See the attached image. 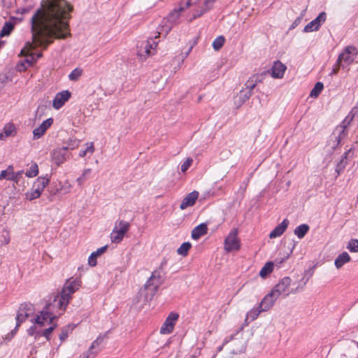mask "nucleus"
Here are the masks:
<instances>
[{
  "instance_id": "nucleus-5",
  "label": "nucleus",
  "mask_w": 358,
  "mask_h": 358,
  "mask_svg": "<svg viewBox=\"0 0 358 358\" xmlns=\"http://www.w3.org/2000/svg\"><path fill=\"white\" fill-rule=\"evenodd\" d=\"M155 38L138 42L137 45V57L141 62L145 61L150 56L155 55L157 50V41Z\"/></svg>"
},
{
  "instance_id": "nucleus-38",
  "label": "nucleus",
  "mask_w": 358,
  "mask_h": 358,
  "mask_svg": "<svg viewBox=\"0 0 358 358\" xmlns=\"http://www.w3.org/2000/svg\"><path fill=\"white\" fill-rule=\"evenodd\" d=\"M14 29V25L10 22H6L1 31L0 36L3 37L9 35Z\"/></svg>"
},
{
  "instance_id": "nucleus-18",
  "label": "nucleus",
  "mask_w": 358,
  "mask_h": 358,
  "mask_svg": "<svg viewBox=\"0 0 358 358\" xmlns=\"http://www.w3.org/2000/svg\"><path fill=\"white\" fill-rule=\"evenodd\" d=\"M286 69V66L280 61L275 62L271 69V76L274 78H282Z\"/></svg>"
},
{
  "instance_id": "nucleus-33",
  "label": "nucleus",
  "mask_w": 358,
  "mask_h": 358,
  "mask_svg": "<svg viewBox=\"0 0 358 358\" xmlns=\"http://www.w3.org/2000/svg\"><path fill=\"white\" fill-rule=\"evenodd\" d=\"M115 227H117V230L125 235L129 229L130 224L124 220H118L115 222Z\"/></svg>"
},
{
  "instance_id": "nucleus-9",
  "label": "nucleus",
  "mask_w": 358,
  "mask_h": 358,
  "mask_svg": "<svg viewBox=\"0 0 358 358\" xmlns=\"http://www.w3.org/2000/svg\"><path fill=\"white\" fill-rule=\"evenodd\" d=\"M23 173L24 171L22 170L15 172L13 166L9 165L6 169L1 171L0 180L6 179L17 184L20 182Z\"/></svg>"
},
{
  "instance_id": "nucleus-52",
  "label": "nucleus",
  "mask_w": 358,
  "mask_h": 358,
  "mask_svg": "<svg viewBox=\"0 0 358 358\" xmlns=\"http://www.w3.org/2000/svg\"><path fill=\"white\" fill-rule=\"evenodd\" d=\"M199 0H182L181 4H183L185 8H188L191 5L196 4Z\"/></svg>"
},
{
  "instance_id": "nucleus-50",
  "label": "nucleus",
  "mask_w": 358,
  "mask_h": 358,
  "mask_svg": "<svg viewBox=\"0 0 358 358\" xmlns=\"http://www.w3.org/2000/svg\"><path fill=\"white\" fill-rule=\"evenodd\" d=\"M213 4H211V1L210 0H205L203 6L201 8L206 13L213 8Z\"/></svg>"
},
{
  "instance_id": "nucleus-37",
  "label": "nucleus",
  "mask_w": 358,
  "mask_h": 358,
  "mask_svg": "<svg viewBox=\"0 0 358 358\" xmlns=\"http://www.w3.org/2000/svg\"><path fill=\"white\" fill-rule=\"evenodd\" d=\"M324 89V85L321 82H317L315 85L310 93V96L316 98L317 97Z\"/></svg>"
},
{
  "instance_id": "nucleus-29",
  "label": "nucleus",
  "mask_w": 358,
  "mask_h": 358,
  "mask_svg": "<svg viewBox=\"0 0 358 358\" xmlns=\"http://www.w3.org/2000/svg\"><path fill=\"white\" fill-rule=\"evenodd\" d=\"M309 226L306 224H302L296 227L294 234L300 239L303 238L309 231Z\"/></svg>"
},
{
  "instance_id": "nucleus-27",
  "label": "nucleus",
  "mask_w": 358,
  "mask_h": 358,
  "mask_svg": "<svg viewBox=\"0 0 358 358\" xmlns=\"http://www.w3.org/2000/svg\"><path fill=\"white\" fill-rule=\"evenodd\" d=\"M350 261V257L347 252L340 254L335 259L334 264L337 268H341L345 263Z\"/></svg>"
},
{
  "instance_id": "nucleus-41",
  "label": "nucleus",
  "mask_w": 358,
  "mask_h": 358,
  "mask_svg": "<svg viewBox=\"0 0 358 358\" xmlns=\"http://www.w3.org/2000/svg\"><path fill=\"white\" fill-rule=\"evenodd\" d=\"M38 167L37 164L34 163L30 166L29 169L27 171L25 175L28 178H33L38 175Z\"/></svg>"
},
{
  "instance_id": "nucleus-56",
  "label": "nucleus",
  "mask_w": 358,
  "mask_h": 358,
  "mask_svg": "<svg viewBox=\"0 0 358 358\" xmlns=\"http://www.w3.org/2000/svg\"><path fill=\"white\" fill-rule=\"evenodd\" d=\"M68 337V331L66 329H62L60 334H59V338L62 341H64Z\"/></svg>"
},
{
  "instance_id": "nucleus-36",
  "label": "nucleus",
  "mask_w": 358,
  "mask_h": 358,
  "mask_svg": "<svg viewBox=\"0 0 358 358\" xmlns=\"http://www.w3.org/2000/svg\"><path fill=\"white\" fill-rule=\"evenodd\" d=\"M10 241V232L6 229H3L0 234V247L8 245Z\"/></svg>"
},
{
  "instance_id": "nucleus-64",
  "label": "nucleus",
  "mask_w": 358,
  "mask_h": 358,
  "mask_svg": "<svg viewBox=\"0 0 358 358\" xmlns=\"http://www.w3.org/2000/svg\"><path fill=\"white\" fill-rule=\"evenodd\" d=\"M166 262H166V259H164L161 262V264H160V266H159V268H160V269H162V268H163V267H164V266L166 264Z\"/></svg>"
},
{
  "instance_id": "nucleus-8",
  "label": "nucleus",
  "mask_w": 358,
  "mask_h": 358,
  "mask_svg": "<svg viewBox=\"0 0 358 358\" xmlns=\"http://www.w3.org/2000/svg\"><path fill=\"white\" fill-rule=\"evenodd\" d=\"M238 231L233 229L224 239V250L227 252L237 251L241 248V242L238 238Z\"/></svg>"
},
{
  "instance_id": "nucleus-46",
  "label": "nucleus",
  "mask_w": 358,
  "mask_h": 358,
  "mask_svg": "<svg viewBox=\"0 0 358 358\" xmlns=\"http://www.w3.org/2000/svg\"><path fill=\"white\" fill-rule=\"evenodd\" d=\"M56 325L52 324L48 328L45 329L42 331V336H44L47 340H50V335L52 331L55 329Z\"/></svg>"
},
{
  "instance_id": "nucleus-15",
  "label": "nucleus",
  "mask_w": 358,
  "mask_h": 358,
  "mask_svg": "<svg viewBox=\"0 0 358 358\" xmlns=\"http://www.w3.org/2000/svg\"><path fill=\"white\" fill-rule=\"evenodd\" d=\"M52 118H48L43 121L37 128L33 131V138L34 140L40 138L44 135L47 129L52 124Z\"/></svg>"
},
{
  "instance_id": "nucleus-31",
  "label": "nucleus",
  "mask_w": 358,
  "mask_h": 358,
  "mask_svg": "<svg viewBox=\"0 0 358 358\" xmlns=\"http://www.w3.org/2000/svg\"><path fill=\"white\" fill-rule=\"evenodd\" d=\"M124 235L117 230V227H114L111 234L110 239L113 243H120Z\"/></svg>"
},
{
  "instance_id": "nucleus-35",
  "label": "nucleus",
  "mask_w": 358,
  "mask_h": 358,
  "mask_svg": "<svg viewBox=\"0 0 358 358\" xmlns=\"http://www.w3.org/2000/svg\"><path fill=\"white\" fill-rule=\"evenodd\" d=\"M192 247V244L189 242H184L182 245L178 248L177 252L178 255H182V257H185L187 255L189 249Z\"/></svg>"
},
{
  "instance_id": "nucleus-49",
  "label": "nucleus",
  "mask_w": 358,
  "mask_h": 358,
  "mask_svg": "<svg viewBox=\"0 0 358 358\" xmlns=\"http://www.w3.org/2000/svg\"><path fill=\"white\" fill-rule=\"evenodd\" d=\"M157 289V286H154L153 287H151L150 285L146 284L145 285V288L143 290H141L140 292V294L141 295H143V294H148L149 292H152L153 290L156 289Z\"/></svg>"
},
{
  "instance_id": "nucleus-12",
  "label": "nucleus",
  "mask_w": 358,
  "mask_h": 358,
  "mask_svg": "<svg viewBox=\"0 0 358 358\" xmlns=\"http://www.w3.org/2000/svg\"><path fill=\"white\" fill-rule=\"evenodd\" d=\"M326 18V13H320L316 18H315L313 20H312L305 26L303 29V32L308 33L314 31H318L321 25L325 22Z\"/></svg>"
},
{
  "instance_id": "nucleus-11",
  "label": "nucleus",
  "mask_w": 358,
  "mask_h": 358,
  "mask_svg": "<svg viewBox=\"0 0 358 358\" xmlns=\"http://www.w3.org/2000/svg\"><path fill=\"white\" fill-rule=\"evenodd\" d=\"M69 147H62L55 148L51 154L52 162L59 166L63 164L69 157Z\"/></svg>"
},
{
  "instance_id": "nucleus-14",
  "label": "nucleus",
  "mask_w": 358,
  "mask_h": 358,
  "mask_svg": "<svg viewBox=\"0 0 358 358\" xmlns=\"http://www.w3.org/2000/svg\"><path fill=\"white\" fill-rule=\"evenodd\" d=\"M278 298V296L273 292L271 291L262 299L259 304V308L264 311L268 310L273 306Z\"/></svg>"
},
{
  "instance_id": "nucleus-24",
  "label": "nucleus",
  "mask_w": 358,
  "mask_h": 358,
  "mask_svg": "<svg viewBox=\"0 0 358 358\" xmlns=\"http://www.w3.org/2000/svg\"><path fill=\"white\" fill-rule=\"evenodd\" d=\"M16 128L13 123H8L3 127V131L0 133V140L3 141L6 137L16 135Z\"/></svg>"
},
{
  "instance_id": "nucleus-3",
  "label": "nucleus",
  "mask_w": 358,
  "mask_h": 358,
  "mask_svg": "<svg viewBox=\"0 0 358 358\" xmlns=\"http://www.w3.org/2000/svg\"><path fill=\"white\" fill-rule=\"evenodd\" d=\"M51 307V304H48L32 320L34 325L27 330V333L29 336H34L35 339H38L42 336L43 331L40 327L50 324L52 323V320L57 317L54 311H52Z\"/></svg>"
},
{
  "instance_id": "nucleus-44",
  "label": "nucleus",
  "mask_w": 358,
  "mask_h": 358,
  "mask_svg": "<svg viewBox=\"0 0 358 358\" xmlns=\"http://www.w3.org/2000/svg\"><path fill=\"white\" fill-rule=\"evenodd\" d=\"M347 248L351 252H358V239H351L348 242V245Z\"/></svg>"
},
{
  "instance_id": "nucleus-47",
  "label": "nucleus",
  "mask_w": 358,
  "mask_h": 358,
  "mask_svg": "<svg viewBox=\"0 0 358 358\" xmlns=\"http://www.w3.org/2000/svg\"><path fill=\"white\" fill-rule=\"evenodd\" d=\"M94 152V147L93 143H90L89 144V145L87 146V148L85 150L80 152L79 156L80 157H84L87 155V152L93 153Z\"/></svg>"
},
{
  "instance_id": "nucleus-34",
  "label": "nucleus",
  "mask_w": 358,
  "mask_h": 358,
  "mask_svg": "<svg viewBox=\"0 0 358 358\" xmlns=\"http://www.w3.org/2000/svg\"><path fill=\"white\" fill-rule=\"evenodd\" d=\"M252 92L250 90H241L238 94V104L239 106L244 103L248 101L252 96Z\"/></svg>"
},
{
  "instance_id": "nucleus-51",
  "label": "nucleus",
  "mask_w": 358,
  "mask_h": 358,
  "mask_svg": "<svg viewBox=\"0 0 358 358\" xmlns=\"http://www.w3.org/2000/svg\"><path fill=\"white\" fill-rule=\"evenodd\" d=\"M204 13H205V12L203 10V9H201V8L198 9L194 11V13H193L192 17L189 20L192 21L193 20H195L197 17H201Z\"/></svg>"
},
{
  "instance_id": "nucleus-20",
  "label": "nucleus",
  "mask_w": 358,
  "mask_h": 358,
  "mask_svg": "<svg viewBox=\"0 0 358 358\" xmlns=\"http://www.w3.org/2000/svg\"><path fill=\"white\" fill-rule=\"evenodd\" d=\"M199 193L196 191H193L191 193L188 194L182 200L180 205V208L181 210H184L188 206H193L196 199L198 198Z\"/></svg>"
},
{
  "instance_id": "nucleus-13",
  "label": "nucleus",
  "mask_w": 358,
  "mask_h": 358,
  "mask_svg": "<svg viewBox=\"0 0 358 358\" xmlns=\"http://www.w3.org/2000/svg\"><path fill=\"white\" fill-rule=\"evenodd\" d=\"M31 305L29 304H21V306L19 308V310H17V316H16V327L15 328V330L16 331L21 324L26 321V320L29 317L30 315V311L31 310Z\"/></svg>"
},
{
  "instance_id": "nucleus-28",
  "label": "nucleus",
  "mask_w": 358,
  "mask_h": 358,
  "mask_svg": "<svg viewBox=\"0 0 358 358\" xmlns=\"http://www.w3.org/2000/svg\"><path fill=\"white\" fill-rule=\"evenodd\" d=\"M185 9V7L183 4H180L178 8H176L173 10L167 16V20L171 23H175L176 20L179 18L180 15V13L182 12Z\"/></svg>"
},
{
  "instance_id": "nucleus-58",
  "label": "nucleus",
  "mask_w": 358,
  "mask_h": 358,
  "mask_svg": "<svg viewBox=\"0 0 358 358\" xmlns=\"http://www.w3.org/2000/svg\"><path fill=\"white\" fill-rule=\"evenodd\" d=\"M28 66H31L34 62V59L33 56L31 55L29 57L25 59L24 62Z\"/></svg>"
},
{
  "instance_id": "nucleus-32",
  "label": "nucleus",
  "mask_w": 358,
  "mask_h": 358,
  "mask_svg": "<svg viewBox=\"0 0 358 358\" xmlns=\"http://www.w3.org/2000/svg\"><path fill=\"white\" fill-rule=\"evenodd\" d=\"M263 311L264 310L259 308V306H258L256 308H253L251 310H250L247 313L246 317H245V322H247L248 320H250V322L255 320V319L257 318V317L259 316L260 313L263 312Z\"/></svg>"
},
{
  "instance_id": "nucleus-1",
  "label": "nucleus",
  "mask_w": 358,
  "mask_h": 358,
  "mask_svg": "<svg viewBox=\"0 0 358 358\" xmlns=\"http://www.w3.org/2000/svg\"><path fill=\"white\" fill-rule=\"evenodd\" d=\"M73 6L66 0H47L31 19L33 43L27 42L20 55L28 56L34 44L47 48L53 38L64 39L71 35L68 20Z\"/></svg>"
},
{
  "instance_id": "nucleus-30",
  "label": "nucleus",
  "mask_w": 358,
  "mask_h": 358,
  "mask_svg": "<svg viewBox=\"0 0 358 358\" xmlns=\"http://www.w3.org/2000/svg\"><path fill=\"white\" fill-rule=\"evenodd\" d=\"M273 266H274V262H266L264 264V266L262 268V269L259 272V275L262 278H265L266 277L268 276V274H270L273 271Z\"/></svg>"
},
{
  "instance_id": "nucleus-2",
  "label": "nucleus",
  "mask_w": 358,
  "mask_h": 358,
  "mask_svg": "<svg viewBox=\"0 0 358 358\" xmlns=\"http://www.w3.org/2000/svg\"><path fill=\"white\" fill-rule=\"evenodd\" d=\"M82 281L80 278L68 279L64 284L59 294L54 299V303H50L52 305V311H53L55 306H56L62 313L64 312L69 303L72 295L80 289Z\"/></svg>"
},
{
  "instance_id": "nucleus-16",
  "label": "nucleus",
  "mask_w": 358,
  "mask_h": 358,
  "mask_svg": "<svg viewBox=\"0 0 358 358\" xmlns=\"http://www.w3.org/2000/svg\"><path fill=\"white\" fill-rule=\"evenodd\" d=\"M71 97V93L68 90H64L56 94L53 100V107L55 109H59L64 106Z\"/></svg>"
},
{
  "instance_id": "nucleus-62",
  "label": "nucleus",
  "mask_w": 358,
  "mask_h": 358,
  "mask_svg": "<svg viewBox=\"0 0 358 358\" xmlns=\"http://www.w3.org/2000/svg\"><path fill=\"white\" fill-rule=\"evenodd\" d=\"M301 18L300 17H298L292 23V24L290 27V29L295 28L300 22H301Z\"/></svg>"
},
{
  "instance_id": "nucleus-48",
  "label": "nucleus",
  "mask_w": 358,
  "mask_h": 358,
  "mask_svg": "<svg viewBox=\"0 0 358 358\" xmlns=\"http://www.w3.org/2000/svg\"><path fill=\"white\" fill-rule=\"evenodd\" d=\"M192 163V159L187 158L183 164L181 165L180 169L182 172H185L189 167L190 166L191 164Z\"/></svg>"
},
{
  "instance_id": "nucleus-21",
  "label": "nucleus",
  "mask_w": 358,
  "mask_h": 358,
  "mask_svg": "<svg viewBox=\"0 0 358 358\" xmlns=\"http://www.w3.org/2000/svg\"><path fill=\"white\" fill-rule=\"evenodd\" d=\"M354 56L353 55H350L348 52H342L338 55L337 64L341 65V68L345 69L354 61Z\"/></svg>"
},
{
  "instance_id": "nucleus-43",
  "label": "nucleus",
  "mask_w": 358,
  "mask_h": 358,
  "mask_svg": "<svg viewBox=\"0 0 358 358\" xmlns=\"http://www.w3.org/2000/svg\"><path fill=\"white\" fill-rule=\"evenodd\" d=\"M82 73V69L76 68L71 72V73L69 76V78L71 80L76 81L81 76Z\"/></svg>"
},
{
  "instance_id": "nucleus-55",
  "label": "nucleus",
  "mask_w": 358,
  "mask_h": 358,
  "mask_svg": "<svg viewBox=\"0 0 358 358\" xmlns=\"http://www.w3.org/2000/svg\"><path fill=\"white\" fill-rule=\"evenodd\" d=\"M343 52H348L350 55H356V48L352 46H348L345 48Z\"/></svg>"
},
{
  "instance_id": "nucleus-26",
  "label": "nucleus",
  "mask_w": 358,
  "mask_h": 358,
  "mask_svg": "<svg viewBox=\"0 0 358 358\" xmlns=\"http://www.w3.org/2000/svg\"><path fill=\"white\" fill-rule=\"evenodd\" d=\"M295 247L294 243H291L287 247V251H286L282 257H278L275 259V263L278 266H280V264L285 262L291 255L293 252V250Z\"/></svg>"
},
{
  "instance_id": "nucleus-42",
  "label": "nucleus",
  "mask_w": 358,
  "mask_h": 358,
  "mask_svg": "<svg viewBox=\"0 0 358 358\" xmlns=\"http://www.w3.org/2000/svg\"><path fill=\"white\" fill-rule=\"evenodd\" d=\"M257 76H253L245 83V90H252L255 87L257 83Z\"/></svg>"
},
{
  "instance_id": "nucleus-63",
  "label": "nucleus",
  "mask_w": 358,
  "mask_h": 358,
  "mask_svg": "<svg viewBox=\"0 0 358 358\" xmlns=\"http://www.w3.org/2000/svg\"><path fill=\"white\" fill-rule=\"evenodd\" d=\"M90 355H92L90 351H87L86 352L80 355L78 358H90Z\"/></svg>"
},
{
  "instance_id": "nucleus-4",
  "label": "nucleus",
  "mask_w": 358,
  "mask_h": 358,
  "mask_svg": "<svg viewBox=\"0 0 358 358\" xmlns=\"http://www.w3.org/2000/svg\"><path fill=\"white\" fill-rule=\"evenodd\" d=\"M348 123H346L345 120H344L334 129L332 134L330 135L326 145L328 148L327 152L329 155L334 153L341 144L342 140L348 136Z\"/></svg>"
},
{
  "instance_id": "nucleus-7",
  "label": "nucleus",
  "mask_w": 358,
  "mask_h": 358,
  "mask_svg": "<svg viewBox=\"0 0 358 358\" xmlns=\"http://www.w3.org/2000/svg\"><path fill=\"white\" fill-rule=\"evenodd\" d=\"M49 182L50 178L48 177H38L34 182L33 188L25 194L26 199L32 201L39 198Z\"/></svg>"
},
{
  "instance_id": "nucleus-53",
  "label": "nucleus",
  "mask_w": 358,
  "mask_h": 358,
  "mask_svg": "<svg viewBox=\"0 0 358 358\" xmlns=\"http://www.w3.org/2000/svg\"><path fill=\"white\" fill-rule=\"evenodd\" d=\"M101 341H102V340H101V339H99V338H97L96 340H95V341L92 343V345H91V346L90 347V348H89L88 351H90V352L91 354H92V350L94 348H96V347H97L98 345H99V344L101 343Z\"/></svg>"
},
{
  "instance_id": "nucleus-45",
  "label": "nucleus",
  "mask_w": 358,
  "mask_h": 358,
  "mask_svg": "<svg viewBox=\"0 0 358 358\" xmlns=\"http://www.w3.org/2000/svg\"><path fill=\"white\" fill-rule=\"evenodd\" d=\"M90 172H91V169H85L83 171V173H82L81 176H80V177L77 179V182H78V184L80 186H82V185H83V184L84 183V182H85V178H86L88 174H90Z\"/></svg>"
},
{
  "instance_id": "nucleus-22",
  "label": "nucleus",
  "mask_w": 358,
  "mask_h": 358,
  "mask_svg": "<svg viewBox=\"0 0 358 358\" xmlns=\"http://www.w3.org/2000/svg\"><path fill=\"white\" fill-rule=\"evenodd\" d=\"M289 224L287 219H285L280 224L274 228V229L270 233L269 238H275L280 236L286 230Z\"/></svg>"
},
{
  "instance_id": "nucleus-17",
  "label": "nucleus",
  "mask_w": 358,
  "mask_h": 358,
  "mask_svg": "<svg viewBox=\"0 0 358 358\" xmlns=\"http://www.w3.org/2000/svg\"><path fill=\"white\" fill-rule=\"evenodd\" d=\"M291 282L292 280L289 277H285L271 289V291L279 297L290 285Z\"/></svg>"
},
{
  "instance_id": "nucleus-40",
  "label": "nucleus",
  "mask_w": 358,
  "mask_h": 358,
  "mask_svg": "<svg viewBox=\"0 0 358 358\" xmlns=\"http://www.w3.org/2000/svg\"><path fill=\"white\" fill-rule=\"evenodd\" d=\"M347 164L348 161L341 158L340 159L339 162L336 164L335 169V171L337 173V176H339L341 173L343 172Z\"/></svg>"
},
{
  "instance_id": "nucleus-6",
  "label": "nucleus",
  "mask_w": 358,
  "mask_h": 358,
  "mask_svg": "<svg viewBox=\"0 0 358 358\" xmlns=\"http://www.w3.org/2000/svg\"><path fill=\"white\" fill-rule=\"evenodd\" d=\"M241 330L242 328H240V329L237 330L235 334L227 336L224 341L223 344L217 348V351L220 352L224 345L232 342L230 350L233 354H238L243 352L245 350L244 342L242 341V339L239 340L238 338V336L240 335V331Z\"/></svg>"
},
{
  "instance_id": "nucleus-60",
  "label": "nucleus",
  "mask_w": 358,
  "mask_h": 358,
  "mask_svg": "<svg viewBox=\"0 0 358 358\" xmlns=\"http://www.w3.org/2000/svg\"><path fill=\"white\" fill-rule=\"evenodd\" d=\"M352 149L350 148L348 150H346L341 157V159H343L346 161H348V158L349 157V155L352 152Z\"/></svg>"
},
{
  "instance_id": "nucleus-39",
  "label": "nucleus",
  "mask_w": 358,
  "mask_h": 358,
  "mask_svg": "<svg viewBox=\"0 0 358 358\" xmlns=\"http://www.w3.org/2000/svg\"><path fill=\"white\" fill-rule=\"evenodd\" d=\"M225 42V38L223 36H220L217 37L213 42V48L215 50L217 51L221 49V48L224 45Z\"/></svg>"
},
{
  "instance_id": "nucleus-19",
  "label": "nucleus",
  "mask_w": 358,
  "mask_h": 358,
  "mask_svg": "<svg viewBox=\"0 0 358 358\" xmlns=\"http://www.w3.org/2000/svg\"><path fill=\"white\" fill-rule=\"evenodd\" d=\"M314 273V267L310 268L304 271V275L302 279L299 282V285L295 289H292L290 293L295 294L299 289H302L306 285L309 279L312 277Z\"/></svg>"
},
{
  "instance_id": "nucleus-59",
  "label": "nucleus",
  "mask_w": 358,
  "mask_h": 358,
  "mask_svg": "<svg viewBox=\"0 0 358 358\" xmlns=\"http://www.w3.org/2000/svg\"><path fill=\"white\" fill-rule=\"evenodd\" d=\"M28 66L24 62H21L17 66V70L19 71H23L27 69Z\"/></svg>"
},
{
  "instance_id": "nucleus-57",
  "label": "nucleus",
  "mask_w": 358,
  "mask_h": 358,
  "mask_svg": "<svg viewBox=\"0 0 358 358\" xmlns=\"http://www.w3.org/2000/svg\"><path fill=\"white\" fill-rule=\"evenodd\" d=\"M71 185L69 182H66L61 187V190H64L65 193H67L69 192V189L71 188Z\"/></svg>"
},
{
  "instance_id": "nucleus-61",
  "label": "nucleus",
  "mask_w": 358,
  "mask_h": 358,
  "mask_svg": "<svg viewBox=\"0 0 358 358\" xmlns=\"http://www.w3.org/2000/svg\"><path fill=\"white\" fill-rule=\"evenodd\" d=\"M352 149L350 148L348 150H346L341 157V159H343L346 161H348V158L349 157V155L352 152Z\"/></svg>"
},
{
  "instance_id": "nucleus-23",
  "label": "nucleus",
  "mask_w": 358,
  "mask_h": 358,
  "mask_svg": "<svg viewBox=\"0 0 358 358\" xmlns=\"http://www.w3.org/2000/svg\"><path fill=\"white\" fill-rule=\"evenodd\" d=\"M208 232L207 225L204 223H201L194 227L192 231V238L194 240H198L202 236L206 234Z\"/></svg>"
},
{
  "instance_id": "nucleus-10",
  "label": "nucleus",
  "mask_w": 358,
  "mask_h": 358,
  "mask_svg": "<svg viewBox=\"0 0 358 358\" xmlns=\"http://www.w3.org/2000/svg\"><path fill=\"white\" fill-rule=\"evenodd\" d=\"M178 318L179 315L178 313L173 312L169 313L160 329V334H169L172 333Z\"/></svg>"
},
{
  "instance_id": "nucleus-54",
  "label": "nucleus",
  "mask_w": 358,
  "mask_h": 358,
  "mask_svg": "<svg viewBox=\"0 0 358 358\" xmlns=\"http://www.w3.org/2000/svg\"><path fill=\"white\" fill-rule=\"evenodd\" d=\"M341 67V65H338L337 62H336L335 65L334 66L332 71L329 73V76H332L333 75H336Z\"/></svg>"
},
{
  "instance_id": "nucleus-25",
  "label": "nucleus",
  "mask_w": 358,
  "mask_h": 358,
  "mask_svg": "<svg viewBox=\"0 0 358 358\" xmlns=\"http://www.w3.org/2000/svg\"><path fill=\"white\" fill-rule=\"evenodd\" d=\"M107 248L108 245H104L93 252L88 258L89 265L91 266H95L97 264L96 258L103 254Z\"/></svg>"
}]
</instances>
